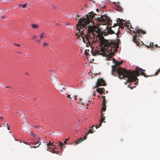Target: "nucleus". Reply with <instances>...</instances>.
Segmentation results:
<instances>
[{
	"label": "nucleus",
	"mask_w": 160,
	"mask_h": 160,
	"mask_svg": "<svg viewBox=\"0 0 160 160\" xmlns=\"http://www.w3.org/2000/svg\"><path fill=\"white\" fill-rule=\"evenodd\" d=\"M17 52L18 53H21H21H21V52Z\"/></svg>",
	"instance_id": "59"
},
{
	"label": "nucleus",
	"mask_w": 160,
	"mask_h": 160,
	"mask_svg": "<svg viewBox=\"0 0 160 160\" xmlns=\"http://www.w3.org/2000/svg\"><path fill=\"white\" fill-rule=\"evenodd\" d=\"M72 91V89L69 87L66 88H63L59 91L60 93L63 95H64L65 94L67 93H71Z\"/></svg>",
	"instance_id": "7"
},
{
	"label": "nucleus",
	"mask_w": 160,
	"mask_h": 160,
	"mask_svg": "<svg viewBox=\"0 0 160 160\" xmlns=\"http://www.w3.org/2000/svg\"><path fill=\"white\" fill-rule=\"evenodd\" d=\"M101 24L103 25L110 24L112 23V20L109 17L106 16H101L97 18Z\"/></svg>",
	"instance_id": "5"
},
{
	"label": "nucleus",
	"mask_w": 160,
	"mask_h": 160,
	"mask_svg": "<svg viewBox=\"0 0 160 160\" xmlns=\"http://www.w3.org/2000/svg\"><path fill=\"white\" fill-rule=\"evenodd\" d=\"M113 62L115 63V65H113L112 66V74L113 75H115L117 73L118 74V78L122 79V78H127L126 77H123V75L124 74L123 73H122L121 72V69H125V68H123L121 67L117 68V66H119L120 65V64L119 62L116 61L115 59L113 60Z\"/></svg>",
	"instance_id": "3"
},
{
	"label": "nucleus",
	"mask_w": 160,
	"mask_h": 160,
	"mask_svg": "<svg viewBox=\"0 0 160 160\" xmlns=\"http://www.w3.org/2000/svg\"><path fill=\"white\" fill-rule=\"evenodd\" d=\"M122 20H120V23L119 24H120L119 25V28H118V29L119 28H121V29H122L124 27V26H125V25L124 24L122 23ZM119 23H115L114 24V25L113 26V27H115L116 26H117L118 24H119Z\"/></svg>",
	"instance_id": "11"
},
{
	"label": "nucleus",
	"mask_w": 160,
	"mask_h": 160,
	"mask_svg": "<svg viewBox=\"0 0 160 160\" xmlns=\"http://www.w3.org/2000/svg\"><path fill=\"white\" fill-rule=\"evenodd\" d=\"M25 122L24 123H23V130L28 132L29 130V127H33V126L31 124H29L28 122L26 121V119L25 118Z\"/></svg>",
	"instance_id": "9"
},
{
	"label": "nucleus",
	"mask_w": 160,
	"mask_h": 160,
	"mask_svg": "<svg viewBox=\"0 0 160 160\" xmlns=\"http://www.w3.org/2000/svg\"><path fill=\"white\" fill-rule=\"evenodd\" d=\"M72 17H73V16H74V14H72Z\"/></svg>",
	"instance_id": "63"
},
{
	"label": "nucleus",
	"mask_w": 160,
	"mask_h": 160,
	"mask_svg": "<svg viewBox=\"0 0 160 160\" xmlns=\"http://www.w3.org/2000/svg\"><path fill=\"white\" fill-rule=\"evenodd\" d=\"M97 92L100 93V94H102V93H104V92L105 91V90L104 88H98L97 89Z\"/></svg>",
	"instance_id": "13"
},
{
	"label": "nucleus",
	"mask_w": 160,
	"mask_h": 160,
	"mask_svg": "<svg viewBox=\"0 0 160 160\" xmlns=\"http://www.w3.org/2000/svg\"><path fill=\"white\" fill-rule=\"evenodd\" d=\"M38 138V140L37 141H34L32 142V144L34 145H36L38 144V146H30V148H36L38 147L41 145V138Z\"/></svg>",
	"instance_id": "10"
},
{
	"label": "nucleus",
	"mask_w": 160,
	"mask_h": 160,
	"mask_svg": "<svg viewBox=\"0 0 160 160\" xmlns=\"http://www.w3.org/2000/svg\"><path fill=\"white\" fill-rule=\"evenodd\" d=\"M120 64H122L123 62V61H121L120 62H119Z\"/></svg>",
	"instance_id": "53"
},
{
	"label": "nucleus",
	"mask_w": 160,
	"mask_h": 160,
	"mask_svg": "<svg viewBox=\"0 0 160 160\" xmlns=\"http://www.w3.org/2000/svg\"><path fill=\"white\" fill-rule=\"evenodd\" d=\"M5 87L7 88H11V87L10 86H5Z\"/></svg>",
	"instance_id": "46"
},
{
	"label": "nucleus",
	"mask_w": 160,
	"mask_h": 160,
	"mask_svg": "<svg viewBox=\"0 0 160 160\" xmlns=\"http://www.w3.org/2000/svg\"><path fill=\"white\" fill-rule=\"evenodd\" d=\"M66 25H67V26L68 25H69V23H68V24H66Z\"/></svg>",
	"instance_id": "64"
},
{
	"label": "nucleus",
	"mask_w": 160,
	"mask_h": 160,
	"mask_svg": "<svg viewBox=\"0 0 160 160\" xmlns=\"http://www.w3.org/2000/svg\"><path fill=\"white\" fill-rule=\"evenodd\" d=\"M95 127V126H93L91 127L90 129L88 131V133H92L93 132V128Z\"/></svg>",
	"instance_id": "19"
},
{
	"label": "nucleus",
	"mask_w": 160,
	"mask_h": 160,
	"mask_svg": "<svg viewBox=\"0 0 160 160\" xmlns=\"http://www.w3.org/2000/svg\"><path fill=\"white\" fill-rule=\"evenodd\" d=\"M144 76V77H145V78H147L148 77H149L150 76V75H147L146 74H145L143 75Z\"/></svg>",
	"instance_id": "37"
},
{
	"label": "nucleus",
	"mask_w": 160,
	"mask_h": 160,
	"mask_svg": "<svg viewBox=\"0 0 160 160\" xmlns=\"http://www.w3.org/2000/svg\"><path fill=\"white\" fill-rule=\"evenodd\" d=\"M51 47L52 49H55V47L54 46H52Z\"/></svg>",
	"instance_id": "42"
},
{
	"label": "nucleus",
	"mask_w": 160,
	"mask_h": 160,
	"mask_svg": "<svg viewBox=\"0 0 160 160\" xmlns=\"http://www.w3.org/2000/svg\"><path fill=\"white\" fill-rule=\"evenodd\" d=\"M145 45L146 46L147 48H149L150 47V46H149L148 45Z\"/></svg>",
	"instance_id": "49"
},
{
	"label": "nucleus",
	"mask_w": 160,
	"mask_h": 160,
	"mask_svg": "<svg viewBox=\"0 0 160 160\" xmlns=\"http://www.w3.org/2000/svg\"><path fill=\"white\" fill-rule=\"evenodd\" d=\"M31 135H34V133H32V132H31Z\"/></svg>",
	"instance_id": "52"
},
{
	"label": "nucleus",
	"mask_w": 160,
	"mask_h": 160,
	"mask_svg": "<svg viewBox=\"0 0 160 160\" xmlns=\"http://www.w3.org/2000/svg\"><path fill=\"white\" fill-rule=\"evenodd\" d=\"M35 127H36L38 128H39V126H35Z\"/></svg>",
	"instance_id": "54"
},
{
	"label": "nucleus",
	"mask_w": 160,
	"mask_h": 160,
	"mask_svg": "<svg viewBox=\"0 0 160 160\" xmlns=\"http://www.w3.org/2000/svg\"><path fill=\"white\" fill-rule=\"evenodd\" d=\"M27 4V2H26L25 4L22 5V8H26V5Z\"/></svg>",
	"instance_id": "26"
},
{
	"label": "nucleus",
	"mask_w": 160,
	"mask_h": 160,
	"mask_svg": "<svg viewBox=\"0 0 160 160\" xmlns=\"http://www.w3.org/2000/svg\"><path fill=\"white\" fill-rule=\"evenodd\" d=\"M131 86V84H129L128 85V88H130L131 89H132V87H130V86Z\"/></svg>",
	"instance_id": "38"
},
{
	"label": "nucleus",
	"mask_w": 160,
	"mask_h": 160,
	"mask_svg": "<svg viewBox=\"0 0 160 160\" xmlns=\"http://www.w3.org/2000/svg\"><path fill=\"white\" fill-rule=\"evenodd\" d=\"M141 74L143 76L145 74V73L143 72H141Z\"/></svg>",
	"instance_id": "40"
},
{
	"label": "nucleus",
	"mask_w": 160,
	"mask_h": 160,
	"mask_svg": "<svg viewBox=\"0 0 160 160\" xmlns=\"http://www.w3.org/2000/svg\"><path fill=\"white\" fill-rule=\"evenodd\" d=\"M23 142L24 143H25V144H27V142Z\"/></svg>",
	"instance_id": "55"
},
{
	"label": "nucleus",
	"mask_w": 160,
	"mask_h": 160,
	"mask_svg": "<svg viewBox=\"0 0 160 160\" xmlns=\"http://www.w3.org/2000/svg\"><path fill=\"white\" fill-rule=\"evenodd\" d=\"M32 37L34 39H35V38L36 37V36H32Z\"/></svg>",
	"instance_id": "44"
},
{
	"label": "nucleus",
	"mask_w": 160,
	"mask_h": 160,
	"mask_svg": "<svg viewBox=\"0 0 160 160\" xmlns=\"http://www.w3.org/2000/svg\"><path fill=\"white\" fill-rule=\"evenodd\" d=\"M105 85L106 83L104 81L102 78H101L98 79V82L97 83V85L96 86L95 88L98 87L99 86H104Z\"/></svg>",
	"instance_id": "8"
},
{
	"label": "nucleus",
	"mask_w": 160,
	"mask_h": 160,
	"mask_svg": "<svg viewBox=\"0 0 160 160\" xmlns=\"http://www.w3.org/2000/svg\"><path fill=\"white\" fill-rule=\"evenodd\" d=\"M32 27L33 29H38L39 28V26L37 24H32Z\"/></svg>",
	"instance_id": "16"
},
{
	"label": "nucleus",
	"mask_w": 160,
	"mask_h": 160,
	"mask_svg": "<svg viewBox=\"0 0 160 160\" xmlns=\"http://www.w3.org/2000/svg\"><path fill=\"white\" fill-rule=\"evenodd\" d=\"M150 47L151 48V49L152 50V48L154 47V44L152 43H150Z\"/></svg>",
	"instance_id": "25"
},
{
	"label": "nucleus",
	"mask_w": 160,
	"mask_h": 160,
	"mask_svg": "<svg viewBox=\"0 0 160 160\" xmlns=\"http://www.w3.org/2000/svg\"><path fill=\"white\" fill-rule=\"evenodd\" d=\"M36 41L38 42H40L41 41V40H36Z\"/></svg>",
	"instance_id": "50"
},
{
	"label": "nucleus",
	"mask_w": 160,
	"mask_h": 160,
	"mask_svg": "<svg viewBox=\"0 0 160 160\" xmlns=\"http://www.w3.org/2000/svg\"><path fill=\"white\" fill-rule=\"evenodd\" d=\"M19 116L21 118H24L25 116V115L24 114V113L23 112L21 113L19 115Z\"/></svg>",
	"instance_id": "22"
},
{
	"label": "nucleus",
	"mask_w": 160,
	"mask_h": 160,
	"mask_svg": "<svg viewBox=\"0 0 160 160\" xmlns=\"http://www.w3.org/2000/svg\"><path fill=\"white\" fill-rule=\"evenodd\" d=\"M50 73V78L53 83H55L57 81L56 77V72L55 70H51L49 71Z\"/></svg>",
	"instance_id": "6"
},
{
	"label": "nucleus",
	"mask_w": 160,
	"mask_h": 160,
	"mask_svg": "<svg viewBox=\"0 0 160 160\" xmlns=\"http://www.w3.org/2000/svg\"><path fill=\"white\" fill-rule=\"evenodd\" d=\"M45 35V33L44 32H42L41 34L40 35V37L41 39L42 38H44V36Z\"/></svg>",
	"instance_id": "23"
},
{
	"label": "nucleus",
	"mask_w": 160,
	"mask_h": 160,
	"mask_svg": "<svg viewBox=\"0 0 160 160\" xmlns=\"http://www.w3.org/2000/svg\"><path fill=\"white\" fill-rule=\"evenodd\" d=\"M55 9H57V7H54Z\"/></svg>",
	"instance_id": "61"
},
{
	"label": "nucleus",
	"mask_w": 160,
	"mask_h": 160,
	"mask_svg": "<svg viewBox=\"0 0 160 160\" xmlns=\"http://www.w3.org/2000/svg\"><path fill=\"white\" fill-rule=\"evenodd\" d=\"M49 151H51V152H53V153H57L58 154V152L57 151H54L53 149H52V150L50 149L49 150Z\"/></svg>",
	"instance_id": "24"
},
{
	"label": "nucleus",
	"mask_w": 160,
	"mask_h": 160,
	"mask_svg": "<svg viewBox=\"0 0 160 160\" xmlns=\"http://www.w3.org/2000/svg\"><path fill=\"white\" fill-rule=\"evenodd\" d=\"M3 14V12H2L1 13V14Z\"/></svg>",
	"instance_id": "62"
},
{
	"label": "nucleus",
	"mask_w": 160,
	"mask_h": 160,
	"mask_svg": "<svg viewBox=\"0 0 160 160\" xmlns=\"http://www.w3.org/2000/svg\"><path fill=\"white\" fill-rule=\"evenodd\" d=\"M79 126H80V125L79 124L77 125L76 126V128L77 129L78 128H79Z\"/></svg>",
	"instance_id": "35"
},
{
	"label": "nucleus",
	"mask_w": 160,
	"mask_h": 160,
	"mask_svg": "<svg viewBox=\"0 0 160 160\" xmlns=\"http://www.w3.org/2000/svg\"><path fill=\"white\" fill-rule=\"evenodd\" d=\"M3 126L4 127H7V125H6V124L5 123L4 124H3Z\"/></svg>",
	"instance_id": "45"
},
{
	"label": "nucleus",
	"mask_w": 160,
	"mask_h": 160,
	"mask_svg": "<svg viewBox=\"0 0 160 160\" xmlns=\"http://www.w3.org/2000/svg\"><path fill=\"white\" fill-rule=\"evenodd\" d=\"M69 140V139H66V140H65V141H64V144H67V140Z\"/></svg>",
	"instance_id": "34"
},
{
	"label": "nucleus",
	"mask_w": 160,
	"mask_h": 160,
	"mask_svg": "<svg viewBox=\"0 0 160 160\" xmlns=\"http://www.w3.org/2000/svg\"><path fill=\"white\" fill-rule=\"evenodd\" d=\"M46 145H47V148H48L47 150L48 151H49V148H51L49 147V146H53V143H51L50 141H49V142L48 143V144H46Z\"/></svg>",
	"instance_id": "17"
},
{
	"label": "nucleus",
	"mask_w": 160,
	"mask_h": 160,
	"mask_svg": "<svg viewBox=\"0 0 160 160\" xmlns=\"http://www.w3.org/2000/svg\"><path fill=\"white\" fill-rule=\"evenodd\" d=\"M117 7L116 9L119 12H122L123 10V9L119 5V3H118L117 5Z\"/></svg>",
	"instance_id": "15"
},
{
	"label": "nucleus",
	"mask_w": 160,
	"mask_h": 160,
	"mask_svg": "<svg viewBox=\"0 0 160 160\" xmlns=\"http://www.w3.org/2000/svg\"><path fill=\"white\" fill-rule=\"evenodd\" d=\"M31 143H32V142H29L28 143H27V144L28 145H29V146H30L31 145V144H30Z\"/></svg>",
	"instance_id": "47"
},
{
	"label": "nucleus",
	"mask_w": 160,
	"mask_h": 160,
	"mask_svg": "<svg viewBox=\"0 0 160 160\" xmlns=\"http://www.w3.org/2000/svg\"><path fill=\"white\" fill-rule=\"evenodd\" d=\"M84 140L82 139V138H81L80 139H78V142H77L76 141H75V143L76 144V145H77L78 143V142H79V143H81V142H82Z\"/></svg>",
	"instance_id": "18"
},
{
	"label": "nucleus",
	"mask_w": 160,
	"mask_h": 160,
	"mask_svg": "<svg viewBox=\"0 0 160 160\" xmlns=\"http://www.w3.org/2000/svg\"><path fill=\"white\" fill-rule=\"evenodd\" d=\"M104 118H105V117H103L101 119L100 121L99 124L98 125H97L95 126V128L96 129H97L98 128H99L101 126L102 123V122L103 121H104L105 120Z\"/></svg>",
	"instance_id": "14"
},
{
	"label": "nucleus",
	"mask_w": 160,
	"mask_h": 160,
	"mask_svg": "<svg viewBox=\"0 0 160 160\" xmlns=\"http://www.w3.org/2000/svg\"><path fill=\"white\" fill-rule=\"evenodd\" d=\"M1 18L2 19L4 18H6V16L4 15V16H1Z\"/></svg>",
	"instance_id": "41"
},
{
	"label": "nucleus",
	"mask_w": 160,
	"mask_h": 160,
	"mask_svg": "<svg viewBox=\"0 0 160 160\" xmlns=\"http://www.w3.org/2000/svg\"><path fill=\"white\" fill-rule=\"evenodd\" d=\"M66 96V97L71 102V98L70 97V94H68L67 93L65 94Z\"/></svg>",
	"instance_id": "20"
},
{
	"label": "nucleus",
	"mask_w": 160,
	"mask_h": 160,
	"mask_svg": "<svg viewBox=\"0 0 160 160\" xmlns=\"http://www.w3.org/2000/svg\"><path fill=\"white\" fill-rule=\"evenodd\" d=\"M0 119H3V117H2L0 116Z\"/></svg>",
	"instance_id": "51"
},
{
	"label": "nucleus",
	"mask_w": 160,
	"mask_h": 160,
	"mask_svg": "<svg viewBox=\"0 0 160 160\" xmlns=\"http://www.w3.org/2000/svg\"><path fill=\"white\" fill-rule=\"evenodd\" d=\"M121 72L125 74L123 75V77H126L128 78L127 82H135L136 80H138L137 77L140 75L139 71H144L142 69L140 68L139 67H137L136 68V70L131 71L129 70L128 71L126 69H121Z\"/></svg>",
	"instance_id": "2"
},
{
	"label": "nucleus",
	"mask_w": 160,
	"mask_h": 160,
	"mask_svg": "<svg viewBox=\"0 0 160 160\" xmlns=\"http://www.w3.org/2000/svg\"><path fill=\"white\" fill-rule=\"evenodd\" d=\"M6 125H7V129L8 130H9V127L8 126V124H6Z\"/></svg>",
	"instance_id": "39"
},
{
	"label": "nucleus",
	"mask_w": 160,
	"mask_h": 160,
	"mask_svg": "<svg viewBox=\"0 0 160 160\" xmlns=\"http://www.w3.org/2000/svg\"><path fill=\"white\" fill-rule=\"evenodd\" d=\"M76 97H77V96H76V95H75L74 96V98L75 100H76L77 99Z\"/></svg>",
	"instance_id": "48"
},
{
	"label": "nucleus",
	"mask_w": 160,
	"mask_h": 160,
	"mask_svg": "<svg viewBox=\"0 0 160 160\" xmlns=\"http://www.w3.org/2000/svg\"><path fill=\"white\" fill-rule=\"evenodd\" d=\"M118 31L116 33V35H117V36H118Z\"/></svg>",
	"instance_id": "58"
},
{
	"label": "nucleus",
	"mask_w": 160,
	"mask_h": 160,
	"mask_svg": "<svg viewBox=\"0 0 160 160\" xmlns=\"http://www.w3.org/2000/svg\"><path fill=\"white\" fill-rule=\"evenodd\" d=\"M102 110L101 111V112L102 113V115H101V117H102L103 116V113H102V112H104L105 111L106 109V104H102Z\"/></svg>",
	"instance_id": "12"
},
{
	"label": "nucleus",
	"mask_w": 160,
	"mask_h": 160,
	"mask_svg": "<svg viewBox=\"0 0 160 160\" xmlns=\"http://www.w3.org/2000/svg\"><path fill=\"white\" fill-rule=\"evenodd\" d=\"M87 51H89V49H88V50L86 49L85 50V55H87L88 54V53L87 52Z\"/></svg>",
	"instance_id": "28"
},
{
	"label": "nucleus",
	"mask_w": 160,
	"mask_h": 160,
	"mask_svg": "<svg viewBox=\"0 0 160 160\" xmlns=\"http://www.w3.org/2000/svg\"><path fill=\"white\" fill-rule=\"evenodd\" d=\"M95 15L96 14L93 12H91L87 15L86 18L79 19L76 26V35L78 37V39L81 36L83 41L86 43V46H90L93 56L100 55L105 56L106 51L113 52L117 50V45L113 41L109 42L108 40L104 39L103 36L115 33L111 29V27L107 29L108 32L107 34L106 33L102 34L98 32V27L95 24L88 26L87 34L85 35H84V30L85 28L87 29V26L90 22L91 25L94 24L93 18Z\"/></svg>",
	"instance_id": "1"
},
{
	"label": "nucleus",
	"mask_w": 160,
	"mask_h": 160,
	"mask_svg": "<svg viewBox=\"0 0 160 160\" xmlns=\"http://www.w3.org/2000/svg\"><path fill=\"white\" fill-rule=\"evenodd\" d=\"M48 45V44L46 42H43V46H47Z\"/></svg>",
	"instance_id": "30"
},
{
	"label": "nucleus",
	"mask_w": 160,
	"mask_h": 160,
	"mask_svg": "<svg viewBox=\"0 0 160 160\" xmlns=\"http://www.w3.org/2000/svg\"><path fill=\"white\" fill-rule=\"evenodd\" d=\"M25 74L27 75H28V73L27 72H25Z\"/></svg>",
	"instance_id": "57"
},
{
	"label": "nucleus",
	"mask_w": 160,
	"mask_h": 160,
	"mask_svg": "<svg viewBox=\"0 0 160 160\" xmlns=\"http://www.w3.org/2000/svg\"><path fill=\"white\" fill-rule=\"evenodd\" d=\"M33 137H35V138H37L38 139V138L39 137H38V135H37V134L34 135Z\"/></svg>",
	"instance_id": "33"
},
{
	"label": "nucleus",
	"mask_w": 160,
	"mask_h": 160,
	"mask_svg": "<svg viewBox=\"0 0 160 160\" xmlns=\"http://www.w3.org/2000/svg\"><path fill=\"white\" fill-rule=\"evenodd\" d=\"M22 4H19V7L22 6Z\"/></svg>",
	"instance_id": "60"
},
{
	"label": "nucleus",
	"mask_w": 160,
	"mask_h": 160,
	"mask_svg": "<svg viewBox=\"0 0 160 160\" xmlns=\"http://www.w3.org/2000/svg\"><path fill=\"white\" fill-rule=\"evenodd\" d=\"M79 17H80V16H79V15H77V17H76V20H78V19H79Z\"/></svg>",
	"instance_id": "36"
},
{
	"label": "nucleus",
	"mask_w": 160,
	"mask_h": 160,
	"mask_svg": "<svg viewBox=\"0 0 160 160\" xmlns=\"http://www.w3.org/2000/svg\"><path fill=\"white\" fill-rule=\"evenodd\" d=\"M88 135V133H86L85 134V136L84 137V140H85L86 139Z\"/></svg>",
	"instance_id": "32"
},
{
	"label": "nucleus",
	"mask_w": 160,
	"mask_h": 160,
	"mask_svg": "<svg viewBox=\"0 0 160 160\" xmlns=\"http://www.w3.org/2000/svg\"><path fill=\"white\" fill-rule=\"evenodd\" d=\"M59 145L60 146V147H61V148H62V146H63V143H59Z\"/></svg>",
	"instance_id": "31"
},
{
	"label": "nucleus",
	"mask_w": 160,
	"mask_h": 160,
	"mask_svg": "<svg viewBox=\"0 0 160 160\" xmlns=\"http://www.w3.org/2000/svg\"><path fill=\"white\" fill-rule=\"evenodd\" d=\"M102 98H103V101L102 102V104H106V100L105 98V96H102Z\"/></svg>",
	"instance_id": "21"
},
{
	"label": "nucleus",
	"mask_w": 160,
	"mask_h": 160,
	"mask_svg": "<svg viewBox=\"0 0 160 160\" xmlns=\"http://www.w3.org/2000/svg\"><path fill=\"white\" fill-rule=\"evenodd\" d=\"M134 33L135 34L133 36V40L134 42L136 43L137 46H139V44L140 43L139 41H140V40L139 38H137L139 37L141 34H145L146 33V32L142 29H136L135 32L134 31Z\"/></svg>",
	"instance_id": "4"
},
{
	"label": "nucleus",
	"mask_w": 160,
	"mask_h": 160,
	"mask_svg": "<svg viewBox=\"0 0 160 160\" xmlns=\"http://www.w3.org/2000/svg\"><path fill=\"white\" fill-rule=\"evenodd\" d=\"M14 45L15 46H16L18 47H21V45L20 44H16L15 43H13Z\"/></svg>",
	"instance_id": "29"
},
{
	"label": "nucleus",
	"mask_w": 160,
	"mask_h": 160,
	"mask_svg": "<svg viewBox=\"0 0 160 160\" xmlns=\"http://www.w3.org/2000/svg\"><path fill=\"white\" fill-rule=\"evenodd\" d=\"M155 46L156 47H158V46L157 44H156V45H155Z\"/></svg>",
	"instance_id": "56"
},
{
	"label": "nucleus",
	"mask_w": 160,
	"mask_h": 160,
	"mask_svg": "<svg viewBox=\"0 0 160 160\" xmlns=\"http://www.w3.org/2000/svg\"><path fill=\"white\" fill-rule=\"evenodd\" d=\"M43 0H38V1L40 3H42V2Z\"/></svg>",
	"instance_id": "43"
},
{
	"label": "nucleus",
	"mask_w": 160,
	"mask_h": 160,
	"mask_svg": "<svg viewBox=\"0 0 160 160\" xmlns=\"http://www.w3.org/2000/svg\"><path fill=\"white\" fill-rule=\"evenodd\" d=\"M159 72H160V68H159V69L158 70H157V72H156L155 73V75H158V73Z\"/></svg>",
	"instance_id": "27"
}]
</instances>
